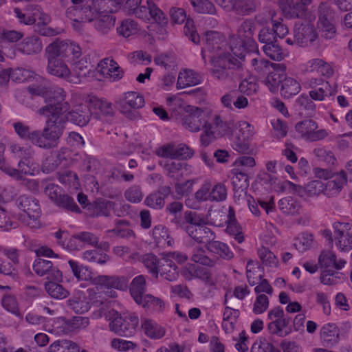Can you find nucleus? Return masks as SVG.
I'll return each mask as SVG.
<instances>
[{
	"label": "nucleus",
	"instance_id": "obj_1",
	"mask_svg": "<svg viewBox=\"0 0 352 352\" xmlns=\"http://www.w3.org/2000/svg\"><path fill=\"white\" fill-rule=\"evenodd\" d=\"M29 91L32 95L42 94L45 98L46 106L41 109V113L46 117L52 118L51 124L52 131L56 130V126H60V134L63 131V123L67 119L79 126L86 125L89 120V112L85 106H80L75 110L66 113L68 104L63 102L65 93L63 89L56 88L52 90L44 91V87H29Z\"/></svg>",
	"mask_w": 352,
	"mask_h": 352
},
{
	"label": "nucleus",
	"instance_id": "obj_2",
	"mask_svg": "<svg viewBox=\"0 0 352 352\" xmlns=\"http://www.w3.org/2000/svg\"><path fill=\"white\" fill-rule=\"evenodd\" d=\"M49 63L48 72L59 78H67L74 83H78L80 80L78 78L70 76V71L67 66L63 63L60 58L68 57V61H74L75 58L80 56V47L71 42L57 41L52 43L47 47Z\"/></svg>",
	"mask_w": 352,
	"mask_h": 352
},
{
	"label": "nucleus",
	"instance_id": "obj_3",
	"mask_svg": "<svg viewBox=\"0 0 352 352\" xmlns=\"http://www.w3.org/2000/svg\"><path fill=\"white\" fill-rule=\"evenodd\" d=\"M110 0H94L93 7L78 9L76 7L68 8L67 16L71 20L76 30L82 27L86 21H94L97 29L104 31L109 23V2Z\"/></svg>",
	"mask_w": 352,
	"mask_h": 352
},
{
	"label": "nucleus",
	"instance_id": "obj_4",
	"mask_svg": "<svg viewBox=\"0 0 352 352\" xmlns=\"http://www.w3.org/2000/svg\"><path fill=\"white\" fill-rule=\"evenodd\" d=\"M142 0H126L124 6V11L127 15H133L144 21L153 19L162 26L168 23V17L153 0H146V6L142 5Z\"/></svg>",
	"mask_w": 352,
	"mask_h": 352
},
{
	"label": "nucleus",
	"instance_id": "obj_5",
	"mask_svg": "<svg viewBox=\"0 0 352 352\" xmlns=\"http://www.w3.org/2000/svg\"><path fill=\"white\" fill-rule=\"evenodd\" d=\"M52 118L47 117L46 126L44 129L43 135L38 138L36 132L30 133L28 128L21 123H16L14 129L16 133L21 138L28 136L29 139L39 147L50 148L56 144V142L60 136V126H56V130L52 131L53 126L51 124Z\"/></svg>",
	"mask_w": 352,
	"mask_h": 352
},
{
	"label": "nucleus",
	"instance_id": "obj_6",
	"mask_svg": "<svg viewBox=\"0 0 352 352\" xmlns=\"http://www.w3.org/2000/svg\"><path fill=\"white\" fill-rule=\"evenodd\" d=\"M14 13L20 23L31 25L36 23V30L41 35L50 36L58 34L61 32L60 29L44 27L50 21V18L38 8H27L23 12H21L19 8H15Z\"/></svg>",
	"mask_w": 352,
	"mask_h": 352
},
{
	"label": "nucleus",
	"instance_id": "obj_7",
	"mask_svg": "<svg viewBox=\"0 0 352 352\" xmlns=\"http://www.w3.org/2000/svg\"><path fill=\"white\" fill-rule=\"evenodd\" d=\"M212 68L210 69L212 76L221 81L230 78V70L240 68L241 62L232 57L230 54H221L217 57H210Z\"/></svg>",
	"mask_w": 352,
	"mask_h": 352
},
{
	"label": "nucleus",
	"instance_id": "obj_8",
	"mask_svg": "<svg viewBox=\"0 0 352 352\" xmlns=\"http://www.w3.org/2000/svg\"><path fill=\"white\" fill-rule=\"evenodd\" d=\"M139 324V318L134 313L122 316L111 309V331L121 336L133 335Z\"/></svg>",
	"mask_w": 352,
	"mask_h": 352
},
{
	"label": "nucleus",
	"instance_id": "obj_9",
	"mask_svg": "<svg viewBox=\"0 0 352 352\" xmlns=\"http://www.w3.org/2000/svg\"><path fill=\"white\" fill-rule=\"evenodd\" d=\"M318 28L321 32V36L325 39H332L336 34L335 26V12L330 6L321 3L318 9Z\"/></svg>",
	"mask_w": 352,
	"mask_h": 352
},
{
	"label": "nucleus",
	"instance_id": "obj_10",
	"mask_svg": "<svg viewBox=\"0 0 352 352\" xmlns=\"http://www.w3.org/2000/svg\"><path fill=\"white\" fill-rule=\"evenodd\" d=\"M182 118V125L191 132H198L208 122L205 120V113L199 107L187 105Z\"/></svg>",
	"mask_w": 352,
	"mask_h": 352
},
{
	"label": "nucleus",
	"instance_id": "obj_11",
	"mask_svg": "<svg viewBox=\"0 0 352 352\" xmlns=\"http://www.w3.org/2000/svg\"><path fill=\"white\" fill-rule=\"evenodd\" d=\"M171 22L181 24L186 21L184 28V32L188 38L195 44H198L200 41L199 36L196 31L194 21L186 16L184 9L177 7H172L169 10Z\"/></svg>",
	"mask_w": 352,
	"mask_h": 352
},
{
	"label": "nucleus",
	"instance_id": "obj_12",
	"mask_svg": "<svg viewBox=\"0 0 352 352\" xmlns=\"http://www.w3.org/2000/svg\"><path fill=\"white\" fill-rule=\"evenodd\" d=\"M105 283L102 285L96 286L95 288L91 289L93 293H90V296L93 300V303L98 307V316H104L107 320H109V279L106 277Z\"/></svg>",
	"mask_w": 352,
	"mask_h": 352
},
{
	"label": "nucleus",
	"instance_id": "obj_13",
	"mask_svg": "<svg viewBox=\"0 0 352 352\" xmlns=\"http://www.w3.org/2000/svg\"><path fill=\"white\" fill-rule=\"evenodd\" d=\"M334 239L336 246L343 252L352 250V224L344 222L333 223Z\"/></svg>",
	"mask_w": 352,
	"mask_h": 352
},
{
	"label": "nucleus",
	"instance_id": "obj_14",
	"mask_svg": "<svg viewBox=\"0 0 352 352\" xmlns=\"http://www.w3.org/2000/svg\"><path fill=\"white\" fill-rule=\"evenodd\" d=\"M46 195L58 206L71 211H78V208L74 200L67 195L60 193V188L50 182L43 184Z\"/></svg>",
	"mask_w": 352,
	"mask_h": 352
},
{
	"label": "nucleus",
	"instance_id": "obj_15",
	"mask_svg": "<svg viewBox=\"0 0 352 352\" xmlns=\"http://www.w3.org/2000/svg\"><path fill=\"white\" fill-rule=\"evenodd\" d=\"M318 38L316 28L310 24H296L294 38L296 44L305 47L311 45Z\"/></svg>",
	"mask_w": 352,
	"mask_h": 352
},
{
	"label": "nucleus",
	"instance_id": "obj_16",
	"mask_svg": "<svg viewBox=\"0 0 352 352\" xmlns=\"http://www.w3.org/2000/svg\"><path fill=\"white\" fill-rule=\"evenodd\" d=\"M188 234L197 243H204L205 248L215 239V234L212 230L205 226L200 223L197 226H186L184 227Z\"/></svg>",
	"mask_w": 352,
	"mask_h": 352
},
{
	"label": "nucleus",
	"instance_id": "obj_17",
	"mask_svg": "<svg viewBox=\"0 0 352 352\" xmlns=\"http://www.w3.org/2000/svg\"><path fill=\"white\" fill-rule=\"evenodd\" d=\"M19 167L20 172L11 168L3 160H0V169L10 177L16 179L22 178V174L34 175L38 172V166L34 164H30L29 160L19 162Z\"/></svg>",
	"mask_w": 352,
	"mask_h": 352
},
{
	"label": "nucleus",
	"instance_id": "obj_18",
	"mask_svg": "<svg viewBox=\"0 0 352 352\" xmlns=\"http://www.w3.org/2000/svg\"><path fill=\"white\" fill-rule=\"evenodd\" d=\"M320 339L324 347H333L340 340L339 327L334 323L324 324L320 330Z\"/></svg>",
	"mask_w": 352,
	"mask_h": 352
},
{
	"label": "nucleus",
	"instance_id": "obj_19",
	"mask_svg": "<svg viewBox=\"0 0 352 352\" xmlns=\"http://www.w3.org/2000/svg\"><path fill=\"white\" fill-rule=\"evenodd\" d=\"M309 97L314 100L322 101L325 97L331 96L333 91L328 81L322 78H311L309 81Z\"/></svg>",
	"mask_w": 352,
	"mask_h": 352
},
{
	"label": "nucleus",
	"instance_id": "obj_20",
	"mask_svg": "<svg viewBox=\"0 0 352 352\" xmlns=\"http://www.w3.org/2000/svg\"><path fill=\"white\" fill-rule=\"evenodd\" d=\"M275 67L267 74L264 82L271 92L275 93L278 91L279 85H282V82L285 77L286 67L283 64H275Z\"/></svg>",
	"mask_w": 352,
	"mask_h": 352
},
{
	"label": "nucleus",
	"instance_id": "obj_21",
	"mask_svg": "<svg viewBox=\"0 0 352 352\" xmlns=\"http://www.w3.org/2000/svg\"><path fill=\"white\" fill-rule=\"evenodd\" d=\"M170 192L171 188L169 186H160L157 190L146 197L144 204L153 209H162L165 205V199Z\"/></svg>",
	"mask_w": 352,
	"mask_h": 352
},
{
	"label": "nucleus",
	"instance_id": "obj_22",
	"mask_svg": "<svg viewBox=\"0 0 352 352\" xmlns=\"http://www.w3.org/2000/svg\"><path fill=\"white\" fill-rule=\"evenodd\" d=\"M256 30V25L252 20H245L238 29L236 37L246 41V45L250 50H255L257 47L256 43L253 38Z\"/></svg>",
	"mask_w": 352,
	"mask_h": 352
},
{
	"label": "nucleus",
	"instance_id": "obj_23",
	"mask_svg": "<svg viewBox=\"0 0 352 352\" xmlns=\"http://www.w3.org/2000/svg\"><path fill=\"white\" fill-rule=\"evenodd\" d=\"M52 266L51 261L38 258L35 260L33 269L39 276L47 274V278L61 281L63 278L62 272L58 269H52Z\"/></svg>",
	"mask_w": 352,
	"mask_h": 352
},
{
	"label": "nucleus",
	"instance_id": "obj_24",
	"mask_svg": "<svg viewBox=\"0 0 352 352\" xmlns=\"http://www.w3.org/2000/svg\"><path fill=\"white\" fill-rule=\"evenodd\" d=\"M34 74L30 70L16 69L14 70L0 69V85L6 84L11 78L13 80L22 82L30 80L34 76Z\"/></svg>",
	"mask_w": 352,
	"mask_h": 352
},
{
	"label": "nucleus",
	"instance_id": "obj_25",
	"mask_svg": "<svg viewBox=\"0 0 352 352\" xmlns=\"http://www.w3.org/2000/svg\"><path fill=\"white\" fill-rule=\"evenodd\" d=\"M232 10L239 15H250L259 7L260 0H230Z\"/></svg>",
	"mask_w": 352,
	"mask_h": 352
},
{
	"label": "nucleus",
	"instance_id": "obj_26",
	"mask_svg": "<svg viewBox=\"0 0 352 352\" xmlns=\"http://www.w3.org/2000/svg\"><path fill=\"white\" fill-rule=\"evenodd\" d=\"M291 318L285 316L283 318L272 321L267 324V329L272 335H276L279 337H285L290 334L292 331L291 327H288L290 323Z\"/></svg>",
	"mask_w": 352,
	"mask_h": 352
},
{
	"label": "nucleus",
	"instance_id": "obj_27",
	"mask_svg": "<svg viewBox=\"0 0 352 352\" xmlns=\"http://www.w3.org/2000/svg\"><path fill=\"white\" fill-rule=\"evenodd\" d=\"M21 209L23 210L29 220H27V223L32 227L35 225L31 221L36 220L41 214V210L37 203L28 197H21L20 201Z\"/></svg>",
	"mask_w": 352,
	"mask_h": 352
},
{
	"label": "nucleus",
	"instance_id": "obj_28",
	"mask_svg": "<svg viewBox=\"0 0 352 352\" xmlns=\"http://www.w3.org/2000/svg\"><path fill=\"white\" fill-rule=\"evenodd\" d=\"M232 177V184L234 191V197H240L245 193V190L249 186V177L243 170L236 169L233 173Z\"/></svg>",
	"mask_w": 352,
	"mask_h": 352
},
{
	"label": "nucleus",
	"instance_id": "obj_29",
	"mask_svg": "<svg viewBox=\"0 0 352 352\" xmlns=\"http://www.w3.org/2000/svg\"><path fill=\"white\" fill-rule=\"evenodd\" d=\"M130 294L134 301L138 305L141 303L144 295H146V284L144 276L140 275L134 278L130 285Z\"/></svg>",
	"mask_w": 352,
	"mask_h": 352
},
{
	"label": "nucleus",
	"instance_id": "obj_30",
	"mask_svg": "<svg viewBox=\"0 0 352 352\" xmlns=\"http://www.w3.org/2000/svg\"><path fill=\"white\" fill-rule=\"evenodd\" d=\"M229 45L231 53H228L227 54H230L232 57L240 61L244 60L248 51H252L248 45H246V41H244L235 36L230 37Z\"/></svg>",
	"mask_w": 352,
	"mask_h": 352
},
{
	"label": "nucleus",
	"instance_id": "obj_31",
	"mask_svg": "<svg viewBox=\"0 0 352 352\" xmlns=\"http://www.w3.org/2000/svg\"><path fill=\"white\" fill-rule=\"evenodd\" d=\"M201 82L200 76L191 69H185L179 72L177 81V89H181L187 87L195 86Z\"/></svg>",
	"mask_w": 352,
	"mask_h": 352
},
{
	"label": "nucleus",
	"instance_id": "obj_32",
	"mask_svg": "<svg viewBox=\"0 0 352 352\" xmlns=\"http://www.w3.org/2000/svg\"><path fill=\"white\" fill-rule=\"evenodd\" d=\"M158 274L168 281H174L179 276L178 268L171 260L164 259L158 266Z\"/></svg>",
	"mask_w": 352,
	"mask_h": 352
},
{
	"label": "nucleus",
	"instance_id": "obj_33",
	"mask_svg": "<svg viewBox=\"0 0 352 352\" xmlns=\"http://www.w3.org/2000/svg\"><path fill=\"white\" fill-rule=\"evenodd\" d=\"M145 104L142 95L135 91H128L124 94L123 98L120 100L119 106H125L132 109H140Z\"/></svg>",
	"mask_w": 352,
	"mask_h": 352
},
{
	"label": "nucleus",
	"instance_id": "obj_34",
	"mask_svg": "<svg viewBox=\"0 0 352 352\" xmlns=\"http://www.w3.org/2000/svg\"><path fill=\"white\" fill-rule=\"evenodd\" d=\"M146 310L160 313L164 311L166 307L164 301L159 298L154 296L151 294L144 295L141 303H138Z\"/></svg>",
	"mask_w": 352,
	"mask_h": 352
},
{
	"label": "nucleus",
	"instance_id": "obj_35",
	"mask_svg": "<svg viewBox=\"0 0 352 352\" xmlns=\"http://www.w3.org/2000/svg\"><path fill=\"white\" fill-rule=\"evenodd\" d=\"M144 333L151 339H160L165 335V329L152 320L145 318L141 325Z\"/></svg>",
	"mask_w": 352,
	"mask_h": 352
},
{
	"label": "nucleus",
	"instance_id": "obj_36",
	"mask_svg": "<svg viewBox=\"0 0 352 352\" xmlns=\"http://www.w3.org/2000/svg\"><path fill=\"white\" fill-rule=\"evenodd\" d=\"M306 7L299 1H291L283 6V12L286 18L299 19L305 16Z\"/></svg>",
	"mask_w": 352,
	"mask_h": 352
},
{
	"label": "nucleus",
	"instance_id": "obj_37",
	"mask_svg": "<svg viewBox=\"0 0 352 352\" xmlns=\"http://www.w3.org/2000/svg\"><path fill=\"white\" fill-rule=\"evenodd\" d=\"M301 89L300 83L290 77H285L280 87V95L285 98H289L299 93Z\"/></svg>",
	"mask_w": 352,
	"mask_h": 352
},
{
	"label": "nucleus",
	"instance_id": "obj_38",
	"mask_svg": "<svg viewBox=\"0 0 352 352\" xmlns=\"http://www.w3.org/2000/svg\"><path fill=\"white\" fill-rule=\"evenodd\" d=\"M208 252L219 255L221 258L226 260L231 259L234 254L229 247L223 242L213 239L206 248Z\"/></svg>",
	"mask_w": 352,
	"mask_h": 352
},
{
	"label": "nucleus",
	"instance_id": "obj_39",
	"mask_svg": "<svg viewBox=\"0 0 352 352\" xmlns=\"http://www.w3.org/2000/svg\"><path fill=\"white\" fill-rule=\"evenodd\" d=\"M278 207L283 213L287 215L298 214L301 208L299 202L292 197H286L280 199Z\"/></svg>",
	"mask_w": 352,
	"mask_h": 352
},
{
	"label": "nucleus",
	"instance_id": "obj_40",
	"mask_svg": "<svg viewBox=\"0 0 352 352\" xmlns=\"http://www.w3.org/2000/svg\"><path fill=\"white\" fill-rule=\"evenodd\" d=\"M318 263L321 268H324V270H331L330 267L340 270L345 264V262L343 261H340L337 263L336 255L330 252H322L319 256Z\"/></svg>",
	"mask_w": 352,
	"mask_h": 352
},
{
	"label": "nucleus",
	"instance_id": "obj_41",
	"mask_svg": "<svg viewBox=\"0 0 352 352\" xmlns=\"http://www.w3.org/2000/svg\"><path fill=\"white\" fill-rule=\"evenodd\" d=\"M45 284V289L47 294L54 298L63 299L68 296L69 292L58 283L59 281L52 279Z\"/></svg>",
	"mask_w": 352,
	"mask_h": 352
},
{
	"label": "nucleus",
	"instance_id": "obj_42",
	"mask_svg": "<svg viewBox=\"0 0 352 352\" xmlns=\"http://www.w3.org/2000/svg\"><path fill=\"white\" fill-rule=\"evenodd\" d=\"M153 236L157 245L168 246L173 243V239L170 237L168 230L162 225H158L153 229Z\"/></svg>",
	"mask_w": 352,
	"mask_h": 352
},
{
	"label": "nucleus",
	"instance_id": "obj_43",
	"mask_svg": "<svg viewBox=\"0 0 352 352\" xmlns=\"http://www.w3.org/2000/svg\"><path fill=\"white\" fill-rule=\"evenodd\" d=\"M17 261V254L14 250H7L4 257L0 258V272L10 274L13 270V263Z\"/></svg>",
	"mask_w": 352,
	"mask_h": 352
},
{
	"label": "nucleus",
	"instance_id": "obj_44",
	"mask_svg": "<svg viewBox=\"0 0 352 352\" xmlns=\"http://www.w3.org/2000/svg\"><path fill=\"white\" fill-rule=\"evenodd\" d=\"M213 125L215 131L218 135L225 136L232 134L234 129L236 128V125L233 122H224L219 116H214L213 119Z\"/></svg>",
	"mask_w": 352,
	"mask_h": 352
},
{
	"label": "nucleus",
	"instance_id": "obj_45",
	"mask_svg": "<svg viewBox=\"0 0 352 352\" xmlns=\"http://www.w3.org/2000/svg\"><path fill=\"white\" fill-rule=\"evenodd\" d=\"M58 243L60 244L63 248L68 251H74L82 248V245L78 242L73 241L74 236H70L66 231H59L55 234Z\"/></svg>",
	"mask_w": 352,
	"mask_h": 352
},
{
	"label": "nucleus",
	"instance_id": "obj_46",
	"mask_svg": "<svg viewBox=\"0 0 352 352\" xmlns=\"http://www.w3.org/2000/svg\"><path fill=\"white\" fill-rule=\"evenodd\" d=\"M263 49L265 55L274 60L280 61L286 56V52L277 43V41L270 44L267 43V45H265Z\"/></svg>",
	"mask_w": 352,
	"mask_h": 352
},
{
	"label": "nucleus",
	"instance_id": "obj_47",
	"mask_svg": "<svg viewBox=\"0 0 352 352\" xmlns=\"http://www.w3.org/2000/svg\"><path fill=\"white\" fill-rule=\"evenodd\" d=\"M140 261L154 277H158L157 269L161 261L154 254H145L141 256Z\"/></svg>",
	"mask_w": 352,
	"mask_h": 352
},
{
	"label": "nucleus",
	"instance_id": "obj_48",
	"mask_svg": "<svg viewBox=\"0 0 352 352\" xmlns=\"http://www.w3.org/2000/svg\"><path fill=\"white\" fill-rule=\"evenodd\" d=\"M258 256L262 263L269 267H276L278 266V260L275 254L267 248L262 246L258 250Z\"/></svg>",
	"mask_w": 352,
	"mask_h": 352
},
{
	"label": "nucleus",
	"instance_id": "obj_49",
	"mask_svg": "<svg viewBox=\"0 0 352 352\" xmlns=\"http://www.w3.org/2000/svg\"><path fill=\"white\" fill-rule=\"evenodd\" d=\"M252 65L255 72L261 76H265L269 74L271 70L275 67L276 63H271L265 58H252L251 60Z\"/></svg>",
	"mask_w": 352,
	"mask_h": 352
},
{
	"label": "nucleus",
	"instance_id": "obj_50",
	"mask_svg": "<svg viewBox=\"0 0 352 352\" xmlns=\"http://www.w3.org/2000/svg\"><path fill=\"white\" fill-rule=\"evenodd\" d=\"M190 260L195 263H199L208 267L214 266L217 261L215 259L209 258L206 254V251L203 248L194 249L191 255Z\"/></svg>",
	"mask_w": 352,
	"mask_h": 352
},
{
	"label": "nucleus",
	"instance_id": "obj_51",
	"mask_svg": "<svg viewBox=\"0 0 352 352\" xmlns=\"http://www.w3.org/2000/svg\"><path fill=\"white\" fill-rule=\"evenodd\" d=\"M190 3L198 13L214 14L216 12L214 4L209 0H190Z\"/></svg>",
	"mask_w": 352,
	"mask_h": 352
},
{
	"label": "nucleus",
	"instance_id": "obj_52",
	"mask_svg": "<svg viewBox=\"0 0 352 352\" xmlns=\"http://www.w3.org/2000/svg\"><path fill=\"white\" fill-rule=\"evenodd\" d=\"M129 223L126 220H118L116 227L111 230L114 234L120 238H129L134 235L133 231L129 228Z\"/></svg>",
	"mask_w": 352,
	"mask_h": 352
},
{
	"label": "nucleus",
	"instance_id": "obj_53",
	"mask_svg": "<svg viewBox=\"0 0 352 352\" xmlns=\"http://www.w3.org/2000/svg\"><path fill=\"white\" fill-rule=\"evenodd\" d=\"M138 30V23L133 19L123 20L117 28V33L123 37H129Z\"/></svg>",
	"mask_w": 352,
	"mask_h": 352
},
{
	"label": "nucleus",
	"instance_id": "obj_54",
	"mask_svg": "<svg viewBox=\"0 0 352 352\" xmlns=\"http://www.w3.org/2000/svg\"><path fill=\"white\" fill-rule=\"evenodd\" d=\"M295 128L296 131L301 133L302 137H306L307 139L308 136L310 135L313 131L316 130L318 124L313 120L308 119L298 122Z\"/></svg>",
	"mask_w": 352,
	"mask_h": 352
},
{
	"label": "nucleus",
	"instance_id": "obj_55",
	"mask_svg": "<svg viewBox=\"0 0 352 352\" xmlns=\"http://www.w3.org/2000/svg\"><path fill=\"white\" fill-rule=\"evenodd\" d=\"M83 258L89 261H94L102 264L108 260L109 256L107 254L103 253L102 248H96L93 250L85 252Z\"/></svg>",
	"mask_w": 352,
	"mask_h": 352
},
{
	"label": "nucleus",
	"instance_id": "obj_56",
	"mask_svg": "<svg viewBox=\"0 0 352 352\" xmlns=\"http://www.w3.org/2000/svg\"><path fill=\"white\" fill-rule=\"evenodd\" d=\"M42 49L41 42L37 38H30L23 42L19 50L26 54H32L41 51Z\"/></svg>",
	"mask_w": 352,
	"mask_h": 352
},
{
	"label": "nucleus",
	"instance_id": "obj_57",
	"mask_svg": "<svg viewBox=\"0 0 352 352\" xmlns=\"http://www.w3.org/2000/svg\"><path fill=\"white\" fill-rule=\"evenodd\" d=\"M69 265L74 275L78 280H88L91 278V271L83 265H80L76 261L70 260Z\"/></svg>",
	"mask_w": 352,
	"mask_h": 352
},
{
	"label": "nucleus",
	"instance_id": "obj_58",
	"mask_svg": "<svg viewBox=\"0 0 352 352\" xmlns=\"http://www.w3.org/2000/svg\"><path fill=\"white\" fill-rule=\"evenodd\" d=\"M187 164L179 162H172L164 166L168 177L179 180L182 176V169Z\"/></svg>",
	"mask_w": 352,
	"mask_h": 352
},
{
	"label": "nucleus",
	"instance_id": "obj_59",
	"mask_svg": "<svg viewBox=\"0 0 352 352\" xmlns=\"http://www.w3.org/2000/svg\"><path fill=\"white\" fill-rule=\"evenodd\" d=\"M313 235L309 233H302L295 239L294 245L299 252H304L308 250L311 245Z\"/></svg>",
	"mask_w": 352,
	"mask_h": 352
},
{
	"label": "nucleus",
	"instance_id": "obj_60",
	"mask_svg": "<svg viewBox=\"0 0 352 352\" xmlns=\"http://www.w3.org/2000/svg\"><path fill=\"white\" fill-rule=\"evenodd\" d=\"M311 67L312 69H316L318 72L327 77H330L333 74V69L331 65L322 59H314L311 62Z\"/></svg>",
	"mask_w": 352,
	"mask_h": 352
},
{
	"label": "nucleus",
	"instance_id": "obj_61",
	"mask_svg": "<svg viewBox=\"0 0 352 352\" xmlns=\"http://www.w3.org/2000/svg\"><path fill=\"white\" fill-rule=\"evenodd\" d=\"M220 35L218 32H210L206 34L205 48L209 52H217L220 50Z\"/></svg>",
	"mask_w": 352,
	"mask_h": 352
},
{
	"label": "nucleus",
	"instance_id": "obj_62",
	"mask_svg": "<svg viewBox=\"0 0 352 352\" xmlns=\"http://www.w3.org/2000/svg\"><path fill=\"white\" fill-rule=\"evenodd\" d=\"M275 16V14L272 16V30L276 37L283 38L288 34V28L286 25L283 23V19L282 18L276 19Z\"/></svg>",
	"mask_w": 352,
	"mask_h": 352
},
{
	"label": "nucleus",
	"instance_id": "obj_63",
	"mask_svg": "<svg viewBox=\"0 0 352 352\" xmlns=\"http://www.w3.org/2000/svg\"><path fill=\"white\" fill-rule=\"evenodd\" d=\"M227 190L223 184L218 183L211 187L210 201H222L226 199Z\"/></svg>",
	"mask_w": 352,
	"mask_h": 352
},
{
	"label": "nucleus",
	"instance_id": "obj_64",
	"mask_svg": "<svg viewBox=\"0 0 352 352\" xmlns=\"http://www.w3.org/2000/svg\"><path fill=\"white\" fill-rule=\"evenodd\" d=\"M183 204L179 201H173L168 204L166 206V210L170 214H173L175 216V218L172 221L180 228H184V223L181 222V221L177 218V214L181 212L183 210Z\"/></svg>",
	"mask_w": 352,
	"mask_h": 352
}]
</instances>
